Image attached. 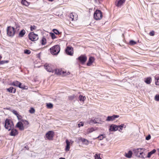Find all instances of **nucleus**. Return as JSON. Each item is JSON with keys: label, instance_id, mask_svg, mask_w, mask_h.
Here are the masks:
<instances>
[{"label": "nucleus", "instance_id": "1", "mask_svg": "<svg viewBox=\"0 0 159 159\" xmlns=\"http://www.w3.org/2000/svg\"><path fill=\"white\" fill-rule=\"evenodd\" d=\"M145 150L146 149L144 148H138L134 149L133 152L136 156L141 158H145L147 157L146 154L144 153Z\"/></svg>", "mask_w": 159, "mask_h": 159}, {"label": "nucleus", "instance_id": "2", "mask_svg": "<svg viewBox=\"0 0 159 159\" xmlns=\"http://www.w3.org/2000/svg\"><path fill=\"white\" fill-rule=\"evenodd\" d=\"M125 127L126 126L124 124H122L120 125L112 124L110 126L109 130L110 131H115L118 130L120 132L122 130V129L123 127L125 128Z\"/></svg>", "mask_w": 159, "mask_h": 159}, {"label": "nucleus", "instance_id": "3", "mask_svg": "<svg viewBox=\"0 0 159 159\" xmlns=\"http://www.w3.org/2000/svg\"><path fill=\"white\" fill-rule=\"evenodd\" d=\"M4 127L8 131H10L11 128H14L13 122L10 119H7L5 121Z\"/></svg>", "mask_w": 159, "mask_h": 159}, {"label": "nucleus", "instance_id": "4", "mask_svg": "<svg viewBox=\"0 0 159 159\" xmlns=\"http://www.w3.org/2000/svg\"><path fill=\"white\" fill-rule=\"evenodd\" d=\"M50 50V52L52 54L57 55L59 52L60 48L58 45H57L51 48Z\"/></svg>", "mask_w": 159, "mask_h": 159}, {"label": "nucleus", "instance_id": "5", "mask_svg": "<svg viewBox=\"0 0 159 159\" xmlns=\"http://www.w3.org/2000/svg\"><path fill=\"white\" fill-rule=\"evenodd\" d=\"M102 12L100 10H97L95 11L93 15L94 18L95 20H100L102 18Z\"/></svg>", "mask_w": 159, "mask_h": 159}, {"label": "nucleus", "instance_id": "6", "mask_svg": "<svg viewBox=\"0 0 159 159\" xmlns=\"http://www.w3.org/2000/svg\"><path fill=\"white\" fill-rule=\"evenodd\" d=\"M16 33L15 29L13 27L8 26L7 28V34L10 37H13Z\"/></svg>", "mask_w": 159, "mask_h": 159}, {"label": "nucleus", "instance_id": "7", "mask_svg": "<svg viewBox=\"0 0 159 159\" xmlns=\"http://www.w3.org/2000/svg\"><path fill=\"white\" fill-rule=\"evenodd\" d=\"M55 73V74L58 75H61L62 76H65L69 75L70 74V72H66V71L62 70L60 69H56L54 70Z\"/></svg>", "mask_w": 159, "mask_h": 159}, {"label": "nucleus", "instance_id": "8", "mask_svg": "<svg viewBox=\"0 0 159 159\" xmlns=\"http://www.w3.org/2000/svg\"><path fill=\"white\" fill-rule=\"evenodd\" d=\"M29 38L32 41H36L39 39L38 35L34 34L33 32H30L29 34Z\"/></svg>", "mask_w": 159, "mask_h": 159}, {"label": "nucleus", "instance_id": "9", "mask_svg": "<svg viewBox=\"0 0 159 159\" xmlns=\"http://www.w3.org/2000/svg\"><path fill=\"white\" fill-rule=\"evenodd\" d=\"M54 135V132L52 131H49L46 134V137L49 140H52Z\"/></svg>", "mask_w": 159, "mask_h": 159}, {"label": "nucleus", "instance_id": "10", "mask_svg": "<svg viewBox=\"0 0 159 159\" xmlns=\"http://www.w3.org/2000/svg\"><path fill=\"white\" fill-rule=\"evenodd\" d=\"M82 64H84L87 60V57L84 55H81L77 58Z\"/></svg>", "mask_w": 159, "mask_h": 159}, {"label": "nucleus", "instance_id": "11", "mask_svg": "<svg viewBox=\"0 0 159 159\" xmlns=\"http://www.w3.org/2000/svg\"><path fill=\"white\" fill-rule=\"evenodd\" d=\"M45 69L48 72L53 73L55 72L54 70H53L51 67V65L49 64H45L44 65Z\"/></svg>", "mask_w": 159, "mask_h": 159}, {"label": "nucleus", "instance_id": "12", "mask_svg": "<svg viewBox=\"0 0 159 159\" xmlns=\"http://www.w3.org/2000/svg\"><path fill=\"white\" fill-rule=\"evenodd\" d=\"M119 117V115H113L112 116H108L107 117L106 121H113L116 118Z\"/></svg>", "mask_w": 159, "mask_h": 159}, {"label": "nucleus", "instance_id": "13", "mask_svg": "<svg viewBox=\"0 0 159 159\" xmlns=\"http://www.w3.org/2000/svg\"><path fill=\"white\" fill-rule=\"evenodd\" d=\"M66 52L67 54L72 56L73 53V48L71 47H67L66 49Z\"/></svg>", "mask_w": 159, "mask_h": 159}, {"label": "nucleus", "instance_id": "14", "mask_svg": "<svg viewBox=\"0 0 159 159\" xmlns=\"http://www.w3.org/2000/svg\"><path fill=\"white\" fill-rule=\"evenodd\" d=\"M11 131L9 134L10 136H15L18 134V132L17 130L16 129H14V128H11Z\"/></svg>", "mask_w": 159, "mask_h": 159}, {"label": "nucleus", "instance_id": "15", "mask_svg": "<svg viewBox=\"0 0 159 159\" xmlns=\"http://www.w3.org/2000/svg\"><path fill=\"white\" fill-rule=\"evenodd\" d=\"M125 2V0H119L116 3V5L117 7H121Z\"/></svg>", "mask_w": 159, "mask_h": 159}, {"label": "nucleus", "instance_id": "16", "mask_svg": "<svg viewBox=\"0 0 159 159\" xmlns=\"http://www.w3.org/2000/svg\"><path fill=\"white\" fill-rule=\"evenodd\" d=\"M16 126L21 130H23L24 129L23 124L20 121H19L17 123Z\"/></svg>", "mask_w": 159, "mask_h": 159}, {"label": "nucleus", "instance_id": "17", "mask_svg": "<svg viewBox=\"0 0 159 159\" xmlns=\"http://www.w3.org/2000/svg\"><path fill=\"white\" fill-rule=\"evenodd\" d=\"M66 146L65 150L66 151H68L70 149V142L68 139H66Z\"/></svg>", "mask_w": 159, "mask_h": 159}, {"label": "nucleus", "instance_id": "18", "mask_svg": "<svg viewBox=\"0 0 159 159\" xmlns=\"http://www.w3.org/2000/svg\"><path fill=\"white\" fill-rule=\"evenodd\" d=\"M76 15L75 13L74 14L73 13H70L69 15L70 18L72 20H76L77 19L76 18L77 17H76Z\"/></svg>", "mask_w": 159, "mask_h": 159}, {"label": "nucleus", "instance_id": "19", "mask_svg": "<svg viewBox=\"0 0 159 159\" xmlns=\"http://www.w3.org/2000/svg\"><path fill=\"white\" fill-rule=\"evenodd\" d=\"M93 60L94 58L93 57H90L89 58V61L87 63V66H90L93 62Z\"/></svg>", "mask_w": 159, "mask_h": 159}, {"label": "nucleus", "instance_id": "20", "mask_svg": "<svg viewBox=\"0 0 159 159\" xmlns=\"http://www.w3.org/2000/svg\"><path fill=\"white\" fill-rule=\"evenodd\" d=\"M7 90L9 92L12 93H14L16 92V89L12 87H11L7 89Z\"/></svg>", "mask_w": 159, "mask_h": 159}, {"label": "nucleus", "instance_id": "21", "mask_svg": "<svg viewBox=\"0 0 159 159\" xmlns=\"http://www.w3.org/2000/svg\"><path fill=\"white\" fill-rule=\"evenodd\" d=\"M92 121L93 122V123L95 124H101L102 122V121L100 119L98 118H96L92 120Z\"/></svg>", "mask_w": 159, "mask_h": 159}, {"label": "nucleus", "instance_id": "22", "mask_svg": "<svg viewBox=\"0 0 159 159\" xmlns=\"http://www.w3.org/2000/svg\"><path fill=\"white\" fill-rule=\"evenodd\" d=\"M132 155V152L131 151L129 150L127 153L125 154V156L128 158H130Z\"/></svg>", "mask_w": 159, "mask_h": 159}, {"label": "nucleus", "instance_id": "23", "mask_svg": "<svg viewBox=\"0 0 159 159\" xmlns=\"http://www.w3.org/2000/svg\"><path fill=\"white\" fill-rule=\"evenodd\" d=\"M25 33H26V32L25 30H22L19 32V36L21 38L23 37V36L25 34Z\"/></svg>", "mask_w": 159, "mask_h": 159}, {"label": "nucleus", "instance_id": "24", "mask_svg": "<svg viewBox=\"0 0 159 159\" xmlns=\"http://www.w3.org/2000/svg\"><path fill=\"white\" fill-rule=\"evenodd\" d=\"M156 152V150L155 149H153L152 150L149 152L148 153L147 157L148 158H149L152 155L155 153Z\"/></svg>", "mask_w": 159, "mask_h": 159}, {"label": "nucleus", "instance_id": "25", "mask_svg": "<svg viewBox=\"0 0 159 159\" xmlns=\"http://www.w3.org/2000/svg\"><path fill=\"white\" fill-rule=\"evenodd\" d=\"M18 87L22 89H27V87L26 86H25L24 85H22V84L20 82L19 84V85L18 86Z\"/></svg>", "mask_w": 159, "mask_h": 159}, {"label": "nucleus", "instance_id": "26", "mask_svg": "<svg viewBox=\"0 0 159 159\" xmlns=\"http://www.w3.org/2000/svg\"><path fill=\"white\" fill-rule=\"evenodd\" d=\"M152 80L151 78L148 77L145 80V82L148 84H150Z\"/></svg>", "mask_w": 159, "mask_h": 159}, {"label": "nucleus", "instance_id": "27", "mask_svg": "<svg viewBox=\"0 0 159 159\" xmlns=\"http://www.w3.org/2000/svg\"><path fill=\"white\" fill-rule=\"evenodd\" d=\"M20 82L19 81H15L13 82L12 83H11V85H13L14 86H16L17 87H18V86L19 85V84Z\"/></svg>", "mask_w": 159, "mask_h": 159}, {"label": "nucleus", "instance_id": "28", "mask_svg": "<svg viewBox=\"0 0 159 159\" xmlns=\"http://www.w3.org/2000/svg\"><path fill=\"white\" fill-rule=\"evenodd\" d=\"M21 3L26 6H28L29 5V2L26 0H22Z\"/></svg>", "mask_w": 159, "mask_h": 159}, {"label": "nucleus", "instance_id": "29", "mask_svg": "<svg viewBox=\"0 0 159 159\" xmlns=\"http://www.w3.org/2000/svg\"><path fill=\"white\" fill-rule=\"evenodd\" d=\"M95 130L94 128H89L87 129V132L88 133H90L91 132H93V131H94Z\"/></svg>", "mask_w": 159, "mask_h": 159}, {"label": "nucleus", "instance_id": "30", "mask_svg": "<svg viewBox=\"0 0 159 159\" xmlns=\"http://www.w3.org/2000/svg\"><path fill=\"white\" fill-rule=\"evenodd\" d=\"M82 141L84 142V144L86 145H88L89 144V142L88 140L86 139H82Z\"/></svg>", "mask_w": 159, "mask_h": 159}, {"label": "nucleus", "instance_id": "31", "mask_svg": "<svg viewBox=\"0 0 159 159\" xmlns=\"http://www.w3.org/2000/svg\"><path fill=\"white\" fill-rule=\"evenodd\" d=\"M47 108L51 109L53 107V105L51 103H48L47 104Z\"/></svg>", "mask_w": 159, "mask_h": 159}, {"label": "nucleus", "instance_id": "32", "mask_svg": "<svg viewBox=\"0 0 159 159\" xmlns=\"http://www.w3.org/2000/svg\"><path fill=\"white\" fill-rule=\"evenodd\" d=\"M86 99V98L85 96H83L80 95L79 96V100L80 101H84Z\"/></svg>", "mask_w": 159, "mask_h": 159}, {"label": "nucleus", "instance_id": "33", "mask_svg": "<svg viewBox=\"0 0 159 159\" xmlns=\"http://www.w3.org/2000/svg\"><path fill=\"white\" fill-rule=\"evenodd\" d=\"M46 43V40L45 38H43L41 40V43L43 45H45Z\"/></svg>", "mask_w": 159, "mask_h": 159}, {"label": "nucleus", "instance_id": "34", "mask_svg": "<svg viewBox=\"0 0 159 159\" xmlns=\"http://www.w3.org/2000/svg\"><path fill=\"white\" fill-rule=\"evenodd\" d=\"M155 79L157 80L156 81L155 84L157 85H159V77L157 76L155 77Z\"/></svg>", "mask_w": 159, "mask_h": 159}, {"label": "nucleus", "instance_id": "35", "mask_svg": "<svg viewBox=\"0 0 159 159\" xmlns=\"http://www.w3.org/2000/svg\"><path fill=\"white\" fill-rule=\"evenodd\" d=\"M50 35L51 36L52 38L53 39L56 38V36L54 33L51 32L50 33Z\"/></svg>", "mask_w": 159, "mask_h": 159}, {"label": "nucleus", "instance_id": "36", "mask_svg": "<svg viewBox=\"0 0 159 159\" xmlns=\"http://www.w3.org/2000/svg\"><path fill=\"white\" fill-rule=\"evenodd\" d=\"M105 137L104 135L101 134V135L98 136L97 138H98L100 140H102Z\"/></svg>", "mask_w": 159, "mask_h": 159}, {"label": "nucleus", "instance_id": "37", "mask_svg": "<svg viewBox=\"0 0 159 159\" xmlns=\"http://www.w3.org/2000/svg\"><path fill=\"white\" fill-rule=\"evenodd\" d=\"M136 42L133 40H131L129 41V44L130 45H133L136 44Z\"/></svg>", "mask_w": 159, "mask_h": 159}, {"label": "nucleus", "instance_id": "38", "mask_svg": "<svg viewBox=\"0 0 159 159\" xmlns=\"http://www.w3.org/2000/svg\"><path fill=\"white\" fill-rule=\"evenodd\" d=\"M155 100L157 101H159V94H157L155 95Z\"/></svg>", "mask_w": 159, "mask_h": 159}, {"label": "nucleus", "instance_id": "39", "mask_svg": "<svg viewBox=\"0 0 159 159\" xmlns=\"http://www.w3.org/2000/svg\"><path fill=\"white\" fill-rule=\"evenodd\" d=\"M24 53L27 54H29L31 52L30 50L28 49H25L24 50Z\"/></svg>", "mask_w": 159, "mask_h": 159}, {"label": "nucleus", "instance_id": "40", "mask_svg": "<svg viewBox=\"0 0 159 159\" xmlns=\"http://www.w3.org/2000/svg\"><path fill=\"white\" fill-rule=\"evenodd\" d=\"M30 30L32 31L36 29V26L35 25L31 26L30 27Z\"/></svg>", "mask_w": 159, "mask_h": 159}, {"label": "nucleus", "instance_id": "41", "mask_svg": "<svg viewBox=\"0 0 159 159\" xmlns=\"http://www.w3.org/2000/svg\"><path fill=\"white\" fill-rule=\"evenodd\" d=\"M29 112L31 113H34L35 112V110L34 108H30V110H29Z\"/></svg>", "mask_w": 159, "mask_h": 159}, {"label": "nucleus", "instance_id": "42", "mask_svg": "<svg viewBox=\"0 0 159 159\" xmlns=\"http://www.w3.org/2000/svg\"><path fill=\"white\" fill-rule=\"evenodd\" d=\"M8 61H0V65L3 64L5 63H8Z\"/></svg>", "mask_w": 159, "mask_h": 159}, {"label": "nucleus", "instance_id": "43", "mask_svg": "<svg viewBox=\"0 0 159 159\" xmlns=\"http://www.w3.org/2000/svg\"><path fill=\"white\" fill-rule=\"evenodd\" d=\"M95 159H102L101 158H100L99 155L97 154H95Z\"/></svg>", "mask_w": 159, "mask_h": 159}, {"label": "nucleus", "instance_id": "44", "mask_svg": "<svg viewBox=\"0 0 159 159\" xmlns=\"http://www.w3.org/2000/svg\"><path fill=\"white\" fill-rule=\"evenodd\" d=\"M53 31L54 33L56 34H59V32L56 29H54L53 30Z\"/></svg>", "mask_w": 159, "mask_h": 159}, {"label": "nucleus", "instance_id": "45", "mask_svg": "<svg viewBox=\"0 0 159 159\" xmlns=\"http://www.w3.org/2000/svg\"><path fill=\"white\" fill-rule=\"evenodd\" d=\"M84 125V123L82 122H80L78 124V126L79 127H80L81 126H83Z\"/></svg>", "mask_w": 159, "mask_h": 159}, {"label": "nucleus", "instance_id": "46", "mask_svg": "<svg viewBox=\"0 0 159 159\" xmlns=\"http://www.w3.org/2000/svg\"><path fill=\"white\" fill-rule=\"evenodd\" d=\"M149 34L151 36H153L154 35V32L152 31L150 32Z\"/></svg>", "mask_w": 159, "mask_h": 159}, {"label": "nucleus", "instance_id": "47", "mask_svg": "<svg viewBox=\"0 0 159 159\" xmlns=\"http://www.w3.org/2000/svg\"><path fill=\"white\" fill-rule=\"evenodd\" d=\"M13 113L15 115L17 116V115H18V113L15 110H13L12 111Z\"/></svg>", "mask_w": 159, "mask_h": 159}, {"label": "nucleus", "instance_id": "48", "mask_svg": "<svg viewBox=\"0 0 159 159\" xmlns=\"http://www.w3.org/2000/svg\"><path fill=\"white\" fill-rule=\"evenodd\" d=\"M151 138V135H150L149 134L146 137V139L148 140H149Z\"/></svg>", "mask_w": 159, "mask_h": 159}, {"label": "nucleus", "instance_id": "49", "mask_svg": "<svg viewBox=\"0 0 159 159\" xmlns=\"http://www.w3.org/2000/svg\"><path fill=\"white\" fill-rule=\"evenodd\" d=\"M16 116L19 120H20L22 118L21 116L19 114H18V115H17Z\"/></svg>", "mask_w": 159, "mask_h": 159}, {"label": "nucleus", "instance_id": "50", "mask_svg": "<svg viewBox=\"0 0 159 159\" xmlns=\"http://www.w3.org/2000/svg\"><path fill=\"white\" fill-rule=\"evenodd\" d=\"M23 122H24V124H26V125H28L29 124V122L26 120H25L24 121H23Z\"/></svg>", "mask_w": 159, "mask_h": 159}, {"label": "nucleus", "instance_id": "51", "mask_svg": "<svg viewBox=\"0 0 159 159\" xmlns=\"http://www.w3.org/2000/svg\"><path fill=\"white\" fill-rule=\"evenodd\" d=\"M19 30V26H18V25H17L16 26V30H15V31H16H16L17 30V31H18V30Z\"/></svg>", "mask_w": 159, "mask_h": 159}, {"label": "nucleus", "instance_id": "52", "mask_svg": "<svg viewBox=\"0 0 159 159\" xmlns=\"http://www.w3.org/2000/svg\"><path fill=\"white\" fill-rule=\"evenodd\" d=\"M74 98V96H72L69 97V98L70 100H72Z\"/></svg>", "mask_w": 159, "mask_h": 159}, {"label": "nucleus", "instance_id": "53", "mask_svg": "<svg viewBox=\"0 0 159 159\" xmlns=\"http://www.w3.org/2000/svg\"><path fill=\"white\" fill-rule=\"evenodd\" d=\"M59 159H65V158L63 157H60L59 158Z\"/></svg>", "mask_w": 159, "mask_h": 159}, {"label": "nucleus", "instance_id": "54", "mask_svg": "<svg viewBox=\"0 0 159 159\" xmlns=\"http://www.w3.org/2000/svg\"><path fill=\"white\" fill-rule=\"evenodd\" d=\"M49 1H51V2H52L53 1H54V0H48Z\"/></svg>", "mask_w": 159, "mask_h": 159}, {"label": "nucleus", "instance_id": "55", "mask_svg": "<svg viewBox=\"0 0 159 159\" xmlns=\"http://www.w3.org/2000/svg\"><path fill=\"white\" fill-rule=\"evenodd\" d=\"M2 58L1 56L0 55V59H1Z\"/></svg>", "mask_w": 159, "mask_h": 159}]
</instances>
